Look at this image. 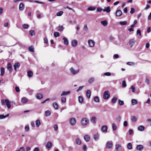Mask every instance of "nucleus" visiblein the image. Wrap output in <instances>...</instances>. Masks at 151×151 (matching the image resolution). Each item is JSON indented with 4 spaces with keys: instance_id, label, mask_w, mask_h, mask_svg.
I'll return each instance as SVG.
<instances>
[{
    "instance_id": "nucleus-27",
    "label": "nucleus",
    "mask_w": 151,
    "mask_h": 151,
    "mask_svg": "<svg viewBox=\"0 0 151 151\" xmlns=\"http://www.w3.org/2000/svg\"><path fill=\"white\" fill-rule=\"evenodd\" d=\"M52 105L55 109H58L59 108L58 105L56 102H53V103Z\"/></svg>"
},
{
    "instance_id": "nucleus-54",
    "label": "nucleus",
    "mask_w": 151,
    "mask_h": 151,
    "mask_svg": "<svg viewBox=\"0 0 151 151\" xmlns=\"http://www.w3.org/2000/svg\"><path fill=\"white\" fill-rule=\"evenodd\" d=\"M53 128L55 131H57L58 129V126L57 124H55L53 126Z\"/></svg>"
},
{
    "instance_id": "nucleus-50",
    "label": "nucleus",
    "mask_w": 151,
    "mask_h": 151,
    "mask_svg": "<svg viewBox=\"0 0 151 151\" xmlns=\"http://www.w3.org/2000/svg\"><path fill=\"white\" fill-rule=\"evenodd\" d=\"M54 35L55 37H57L60 36V34L58 32H55L54 33Z\"/></svg>"
},
{
    "instance_id": "nucleus-28",
    "label": "nucleus",
    "mask_w": 151,
    "mask_h": 151,
    "mask_svg": "<svg viewBox=\"0 0 151 151\" xmlns=\"http://www.w3.org/2000/svg\"><path fill=\"white\" fill-rule=\"evenodd\" d=\"M145 129V127L142 125L139 126L138 127V130L142 131L144 130Z\"/></svg>"
},
{
    "instance_id": "nucleus-19",
    "label": "nucleus",
    "mask_w": 151,
    "mask_h": 151,
    "mask_svg": "<svg viewBox=\"0 0 151 151\" xmlns=\"http://www.w3.org/2000/svg\"><path fill=\"white\" fill-rule=\"evenodd\" d=\"M43 98L42 94L41 93H38L37 94L36 98L38 99H41Z\"/></svg>"
},
{
    "instance_id": "nucleus-14",
    "label": "nucleus",
    "mask_w": 151,
    "mask_h": 151,
    "mask_svg": "<svg viewBox=\"0 0 151 151\" xmlns=\"http://www.w3.org/2000/svg\"><path fill=\"white\" fill-rule=\"evenodd\" d=\"M70 91H63L62 94L61 95V96H66L70 94Z\"/></svg>"
},
{
    "instance_id": "nucleus-48",
    "label": "nucleus",
    "mask_w": 151,
    "mask_h": 151,
    "mask_svg": "<svg viewBox=\"0 0 151 151\" xmlns=\"http://www.w3.org/2000/svg\"><path fill=\"white\" fill-rule=\"evenodd\" d=\"M63 11H60L57 13L56 15L58 16H60L63 14Z\"/></svg>"
},
{
    "instance_id": "nucleus-11",
    "label": "nucleus",
    "mask_w": 151,
    "mask_h": 151,
    "mask_svg": "<svg viewBox=\"0 0 151 151\" xmlns=\"http://www.w3.org/2000/svg\"><path fill=\"white\" fill-rule=\"evenodd\" d=\"M122 146L120 144H116L115 145V149L117 151L121 150Z\"/></svg>"
},
{
    "instance_id": "nucleus-20",
    "label": "nucleus",
    "mask_w": 151,
    "mask_h": 151,
    "mask_svg": "<svg viewBox=\"0 0 151 151\" xmlns=\"http://www.w3.org/2000/svg\"><path fill=\"white\" fill-rule=\"evenodd\" d=\"M7 68L9 71L11 72L12 70V65L10 63H9L7 65Z\"/></svg>"
},
{
    "instance_id": "nucleus-46",
    "label": "nucleus",
    "mask_w": 151,
    "mask_h": 151,
    "mask_svg": "<svg viewBox=\"0 0 151 151\" xmlns=\"http://www.w3.org/2000/svg\"><path fill=\"white\" fill-rule=\"evenodd\" d=\"M117 99L116 97H113L111 99V102L113 104H114L116 103V101Z\"/></svg>"
},
{
    "instance_id": "nucleus-4",
    "label": "nucleus",
    "mask_w": 151,
    "mask_h": 151,
    "mask_svg": "<svg viewBox=\"0 0 151 151\" xmlns=\"http://www.w3.org/2000/svg\"><path fill=\"white\" fill-rule=\"evenodd\" d=\"M70 124L72 126L75 125L76 122V119L74 118H71L70 120Z\"/></svg>"
},
{
    "instance_id": "nucleus-6",
    "label": "nucleus",
    "mask_w": 151,
    "mask_h": 151,
    "mask_svg": "<svg viewBox=\"0 0 151 151\" xmlns=\"http://www.w3.org/2000/svg\"><path fill=\"white\" fill-rule=\"evenodd\" d=\"M71 42L72 46L73 47H76L77 46L78 43L77 40H73L71 41Z\"/></svg>"
},
{
    "instance_id": "nucleus-22",
    "label": "nucleus",
    "mask_w": 151,
    "mask_h": 151,
    "mask_svg": "<svg viewBox=\"0 0 151 151\" xmlns=\"http://www.w3.org/2000/svg\"><path fill=\"white\" fill-rule=\"evenodd\" d=\"M52 143L50 142H48L47 143V144L46 145V147L47 148L49 149L52 147Z\"/></svg>"
},
{
    "instance_id": "nucleus-24",
    "label": "nucleus",
    "mask_w": 151,
    "mask_h": 151,
    "mask_svg": "<svg viewBox=\"0 0 151 151\" xmlns=\"http://www.w3.org/2000/svg\"><path fill=\"white\" fill-rule=\"evenodd\" d=\"M86 94L87 97L88 99H89L90 98L91 96V92L90 90H87L86 92Z\"/></svg>"
},
{
    "instance_id": "nucleus-34",
    "label": "nucleus",
    "mask_w": 151,
    "mask_h": 151,
    "mask_svg": "<svg viewBox=\"0 0 151 151\" xmlns=\"http://www.w3.org/2000/svg\"><path fill=\"white\" fill-rule=\"evenodd\" d=\"M137 120V118L135 116H131V120L133 122H135Z\"/></svg>"
},
{
    "instance_id": "nucleus-21",
    "label": "nucleus",
    "mask_w": 151,
    "mask_h": 151,
    "mask_svg": "<svg viewBox=\"0 0 151 151\" xmlns=\"http://www.w3.org/2000/svg\"><path fill=\"white\" fill-rule=\"evenodd\" d=\"M96 118L95 116H93L91 119V122L93 124H95L96 122Z\"/></svg>"
},
{
    "instance_id": "nucleus-44",
    "label": "nucleus",
    "mask_w": 151,
    "mask_h": 151,
    "mask_svg": "<svg viewBox=\"0 0 151 151\" xmlns=\"http://www.w3.org/2000/svg\"><path fill=\"white\" fill-rule=\"evenodd\" d=\"M112 128L114 131H115L117 129V126L116 124L114 123H113L112 124Z\"/></svg>"
},
{
    "instance_id": "nucleus-56",
    "label": "nucleus",
    "mask_w": 151,
    "mask_h": 151,
    "mask_svg": "<svg viewBox=\"0 0 151 151\" xmlns=\"http://www.w3.org/2000/svg\"><path fill=\"white\" fill-rule=\"evenodd\" d=\"M22 27L24 29H27L29 27L28 24H23Z\"/></svg>"
},
{
    "instance_id": "nucleus-18",
    "label": "nucleus",
    "mask_w": 151,
    "mask_h": 151,
    "mask_svg": "<svg viewBox=\"0 0 151 151\" xmlns=\"http://www.w3.org/2000/svg\"><path fill=\"white\" fill-rule=\"evenodd\" d=\"M134 43V39H132L130 40L129 42V44L131 47L133 45Z\"/></svg>"
},
{
    "instance_id": "nucleus-26",
    "label": "nucleus",
    "mask_w": 151,
    "mask_h": 151,
    "mask_svg": "<svg viewBox=\"0 0 151 151\" xmlns=\"http://www.w3.org/2000/svg\"><path fill=\"white\" fill-rule=\"evenodd\" d=\"M27 76L29 77H31L32 76L33 73L30 70H29L27 72Z\"/></svg>"
},
{
    "instance_id": "nucleus-17",
    "label": "nucleus",
    "mask_w": 151,
    "mask_h": 151,
    "mask_svg": "<svg viewBox=\"0 0 151 151\" xmlns=\"http://www.w3.org/2000/svg\"><path fill=\"white\" fill-rule=\"evenodd\" d=\"M107 127L106 125L102 126L101 127V130L103 132H107Z\"/></svg>"
},
{
    "instance_id": "nucleus-9",
    "label": "nucleus",
    "mask_w": 151,
    "mask_h": 151,
    "mask_svg": "<svg viewBox=\"0 0 151 151\" xmlns=\"http://www.w3.org/2000/svg\"><path fill=\"white\" fill-rule=\"evenodd\" d=\"M111 11V9L109 6H108L106 7L103 9V11L104 12H106L107 13H109Z\"/></svg>"
},
{
    "instance_id": "nucleus-35",
    "label": "nucleus",
    "mask_w": 151,
    "mask_h": 151,
    "mask_svg": "<svg viewBox=\"0 0 151 151\" xmlns=\"http://www.w3.org/2000/svg\"><path fill=\"white\" fill-rule=\"evenodd\" d=\"M131 102L133 105L137 104L138 103L137 101L135 99H132V100Z\"/></svg>"
},
{
    "instance_id": "nucleus-59",
    "label": "nucleus",
    "mask_w": 151,
    "mask_h": 151,
    "mask_svg": "<svg viewBox=\"0 0 151 151\" xmlns=\"http://www.w3.org/2000/svg\"><path fill=\"white\" fill-rule=\"evenodd\" d=\"M147 121L149 125L151 126V119H147Z\"/></svg>"
},
{
    "instance_id": "nucleus-39",
    "label": "nucleus",
    "mask_w": 151,
    "mask_h": 151,
    "mask_svg": "<svg viewBox=\"0 0 151 151\" xmlns=\"http://www.w3.org/2000/svg\"><path fill=\"white\" fill-rule=\"evenodd\" d=\"M51 114V111L49 110H47L45 112V115L47 116H49Z\"/></svg>"
},
{
    "instance_id": "nucleus-2",
    "label": "nucleus",
    "mask_w": 151,
    "mask_h": 151,
    "mask_svg": "<svg viewBox=\"0 0 151 151\" xmlns=\"http://www.w3.org/2000/svg\"><path fill=\"white\" fill-rule=\"evenodd\" d=\"M89 122V120L86 117L82 118L81 120V124L83 126H86Z\"/></svg>"
},
{
    "instance_id": "nucleus-36",
    "label": "nucleus",
    "mask_w": 151,
    "mask_h": 151,
    "mask_svg": "<svg viewBox=\"0 0 151 151\" xmlns=\"http://www.w3.org/2000/svg\"><path fill=\"white\" fill-rule=\"evenodd\" d=\"M127 148L128 150H131L132 149V144L131 143H129L127 145Z\"/></svg>"
},
{
    "instance_id": "nucleus-58",
    "label": "nucleus",
    "mask_w": 151,
    "mask_h": 151,
    "mask_svg": "<svg viewBox=\"0 0 151 151\" xmlns=\"http://www.w3.org/2000/svg\"><path fill=\"white\" fill-rule=\"evenodd\" d=\"M121 119V118L120 116H117L116 118V121L119 122Z\"/></svg>"
},
{
    "instance_id": "nucleus-10",
    "label": "nucleus",
    "mask_w": 151,
    "mask_h": 151,
    "mask_svg": "<svg viewBox=\"0 0 151 151\" xmlns=\"http://www.w3.org/2000/svg\"><path fill=\"white\" fill-rule=\"evenodd\" d=\"M28 101V99L26 97L22 98L21 100V102L22 104H25Z\"/></svg>"
},
{
    "instance_id": "nucleus-37",
    "label": "nucleus",
    "mask_w": 151,
    "mask_h": 151,
    "mask_svg": "<svg viewBox=\"0 0 151 151\" xmlns=\"http://www.w3.org/2000/svg\"><path fill=\"white\" fill-rule=\"evenodd\" d=\"M28 49L29 51L31 52H34V48L33 46H31L29 47Z\"/></svg>"
},
{
    "instance_id": "nucleus-41",
    "label": "nucleus",
    "mask_w": 151,
    "mask_h": 151,
    "mask_svg": "<svg viewBox=\"0 0 151 151\" xmlns=\"http://www.w3.org/2000/svg\"><path fill=\"white\" fill-rule=\"evenodd\" d=\"M61 101L63 103H65L66 101V99L65 97L63 96L61 99Z\"/></svg>"
},
{
    "instance_id": "nucleus-45",
    "label": "nucleus",
    "mask_w": 151,
    "mask_h": 151,
    "mask_svg": "<svg viewBox=\"0 0 151 151\" xmlns=\"http://www.w3.org/2000/svg\"><path fill=\"white\" fill-rule=\"evenodd\" d=\"M96 9L95 7L93 6H90L88 7L87 9V10L88 11H93Z\"/></svg>"
},
{
    "instance_id": "nucleus-7",
    "label": "nucleus",
    "mask_w": 151,
    "mask_h": 151,
    "mask_svg": "<svg viewBox=\"0 0 151 151\" xmlns=\"http://www.w3.org/2000/svg\"><path fill=\"white\" fill-rule=\"evenodd\" d=\"M113 144L110 141H107L106 142V148H107L110 149L112 147Z\"/></svg>"
},
{
    "instance_id": "nucleus-49",
    "label": "nucleus",
    "mask_w": 151,
    "mask_h": 151,
    "mask_svg": "<svg viewBox=\"0 0 151 151\" xmlns=\"http://www.w3.org/2000/svg\"><path fill=\"white\" fill-rule=\"evenodd\" d=\"M29 33L30 35L32 36H33V35H35V32L34 31L32 30H30L29 31Z\"/></svg>"
},
{
    "instance_id": "nucleus-23",
    "label": "nucleus",
    "mask_w": 151,
    "mask_h": 151,
    "mask_svg": "<svg viewBox=\"0 0 151 151\" xmlns=\"http://www.w3.org/2000/svg\"><path fill=\"white\" fill-rule=\"evenodd\" d=\"M99 134L98 133H96L94 135L93 137L95 141H97L98 140L99 137Z\"/></svg>"
},
{
    "instance_id": "nucleus-55",
    "label": "nucleus",
    "mask_w": 151,
    "mask_h": 151,
    "mask_svg": "<svg viewBox=\"0 0 151 151\" xmlns=\"http://www.w3.org/2000/svg\"><path fill=\"white\" fill-rule=\"evenodd\" d=\"M135 10L134 8H131V10L130 12V13L131 14H133L135 12Z\"/></svg>"
},
{
    "instance_id": "nucleus-8",
    "label": "nucleus",
    "mask_w": 151,
    "mask_h": 151,
    "mask_svg": "<svg viewBox=\"0 0 151 151\" xmlns=\"http://www.w3.org/2000/svg\"><path fill=\"white\" fill-rule=\"evenodd\" d=\"M143 148V146L141 145H137L136 147L137 150L138 151L142 150Z\"/></svg>"
},
{
    "instance_id": "nucleus-5",
    "label": "nucleus",
    "mask_w": 151,
    "mask_h": 151,
    "mask_svg": "<svg viewBox=\"0 0 151 151\" xmlns=\"http://www.w3.org/2000/svg\"><path fill=\"white\" fill-rule=\"evenodd\" d=\"M88 43L89 46L90 47H93L95 45V42L94 41L92 40H89L88 41Z\"/></svg>"
},
{
    "instance_id": "nucleus-13",
    "label": "nucleus",
    "mask_w": 151,
    "mask_h": 151,
    "mask_svg": "<svg viewBox=\"0 0 151 151\" xmlns=\"http://www.w3.org/2000/svg\"><path fill=\"white\" fill-rule=\"evenodd\" d=\"M70 70L71 73L73 74H75L77 73L79 71V70H75L73 68H71L70 69Z\"/></svg>"
},
{
    "instance_id": "nucleus-15",
    "label": "nucleus",
    "mask_w": 151,
    "mask_h": 151,
    "mask_svg": "<svg viewBox=\"0 0 151 151\" xmlns=\"http://www.w3.org/2000/svg\"><path fill=\"white\" fill-rule=\"evenodd\" d=\"M85 140L86 142H89L90 140V137L88 135H86L84 137Z\"/></svg>"
},
{
    "instance_id": "nucleus-33",
    "label": "nucleus",
    "mask_w": 151,
    "mask_h": 151,
    "mask_svg": "<svg viewBox=\"0 0 151 151\" xmlns=\"http://www.w3.org/2000/svg\"><path fill=\"white\" fill-rule=\"evenodd\" d=\"M35 123L36 126L37 127H38L41 124L40 121L39 119H37L36 120Z\"/></svg>"
},
{
    "instance_id": "nucleus-43",
    "label": "nucleus",
    "mask_w": 151,
    "mask_h": 151,
    "mask_svg": "<svg viewBox=\"0 0 151 151\" xmlns=\"http://www.w3.org/2000/svg\"><path fill=\"white\" fill-rule=\"evenodd\" d=\"M9 115V114H7L6 116H5L4 114L0 115V119H1L5 118L6 117H8Z\"/></svg>"
},
{
    "instance_id": "nucleus-63",
    "label": "nucleus",
    "mask_w": 151,
    "mask_h": 151,
    "mask_svg": "<svg viewBox=\"0 0 151 151\" xmlns=\"http://www.w3.org/2000/svg\"><path fill=\"white\" fill-rule=\"evenodd\" d=\"M123 125L124 126L126 127L127 126L128 122L127 121H124L123 123Z\"/></svg>"
},
{
    "instance_id": "nucleus-3",
    "label": "nucleus",
    "mask_w": 151,
    "mask_h": 151,
    "mask_svg": "<svg viewBox=\"0 0 151 151\" xmlns=\"http://www.w3.org/2000/svg\"><path fill=\"white\" fill-rule=\"evenodd\" d=\"M110 96L109 92L108 91H105L103 94V98L105 100H107L109 98Z\"/></svg>"
},
{
    "instance_id": "nucleus-61",
    "label": "nucleus",
    "mask_w": 151,
    "mask_h": 151,
    "mask_svg": "<svg viewBox=\"0 0 151 151\" xmlns=\"http://www.w3.org/2000/svg\"><path fill=\"white\" fill-rule=\"evenodd\" d=\"M119 58V55L118 54H115L113 56L114 59H117Z\"/></svg>"
},
{
    "instance_id": "nucleus-53",
    "label": "nucleus",
    "mask_w": 151,
    "mask_h": 151,
    "mask_svg": "<svg viewBox=\"0 0 151 151\" xmlns=\"http://www.w3.org/2000/svg\"><path fill=\"white\" fill-rule=\"evenodd\" d=\"M83 29L85 31H87L88 29V28L87 27V25L86 24L84 26Z\"/></svg>"
},
{
    "instance_id": "nucleus-30",
    "label": "nucleus",
    "mask_w": 151,
    "mask_h": 151,
    "mask_svg": "<svg viewBox=\"0 0 151 151\" xmlns=\"http://www.w3.org/2000/svg\"><path fill=\"white\" fill-rule=\"evenodd\" d=\"M78 101L80 103H82L83 102V97L80 96L78 97Z\"/></svg>"
},
{
    "instance_id": "nucleus-16",
    "label": "nucleus",
    "mask_w": 151,
    "mask_h": 151,
    "mask_svg": "<svg viewBox=\"0 0 151 151\" xmlns=\"http://www.w3.org/2000/svg\"><path fill=\"white\" fill-rule=\"evenodd\" d=\"M24 8V5L23 3H20L19 6V9L20 10L22 11Z\"/></svg>"
},
{
    "instance_id": "nucleus-38",
    "label": "nucleus",
    "mask_w": 151,
    "mask_h": 151,
    "mask_svg": "<svg viewBox=\"0 0 151 151\" xmlns=\"http://www.w3.org/2000/svg\"><path fill=\"white\" fill-rule=\"evenodd\" d=\"M27 90L30 95H32L33 94L34 91L33 90L29 88Z\"/></svg>"
},
{
    "instance_id": "nucleus-64",
    "label": "nucleus",
    "mask_w": 151,
    "mask_h": 151,
    "mask_svg": "<svg viewBox=\"0 0 151 151\" xmlns=\"http://www.w3.org/2000/svg\"><path fill=\"white\" fill-rule=\"evenodd\" d=\"M18 151H24L25 148L23 147H20Z\"/></svg>"
},
{
    "instance_id": "nucleus-42",
    "label": "nucleus",
    "mask_w": 151,
    "mask_h": 151,
    "mask_svg": "<svg viewBox=\"0 0 151 151\" xmlns=\"http://www.w3.org/2000/svg\"><path fill=\"white\" fill-rule=\"evenodd\" d=\"M63 40L64 41V43L65 45H67L68 44V41L67 39L66 38L64 37L63 38Z\"/></svg>"
},
{
    "instance_id": "nucleus-62",
    "label": "nucleus",
    "mask_w": 151,
    "mask_h": 151,
    "mask_svg": "<svg viewBox=\"0 0 151 151\" xmlns=\"http://www.w3.org/2000/svg\"><path fill=\"white\" fill-rule=\"evenodd\" d=\"M122 86L123 87H125L126 86V83L125 81H123L122 83Z\"/></svg>"
},
{
    "instance_id": "nucleus-1",
    "label": "nucleus",
    "mask_w": 151,
    "mask_h": 151,
    "mask_svg": "<svg viewBox=\"0 0 151 151\" xmlns=\"http://www.w3.org/2000/svg\"><path fill=\"white\" fill-rule=\"evenodd\" d=\"M11 102L8 99H5V100L2 99L1 100V104L2 105H6L8 109H9L11 108Z\"/></svg>"
},
{
    "instance_id": "nucleus-40",
    "label": "nucleus",
    "mask_w": 151,
    "mask_h": 151,
    "mask_svg": "<svg viewBox=\"0 0 151 151\" xmlns=\"http://www.w3.org/2000/svg\"><path fill=\"white\" fill-rule=\"evenodd\" d=\"M94 78L93 77H91L88 80V82L89 83H92L94 81Z\"/></svg>"
},
{
    "instance_id": "nucleus-29",
    "label": "nucleus",
    "mask_w": 151,
    "mask_h": 151,
    "mask_svg": "<svg viewBox=\"0 0 151 151\" xmlns=\"http://www.w3.org/2000/svg\"><path fill=\"white\" fill-rule=\"evenodd\" d=\"M4 68L3 67H1V74L0 75L1 76H3L4 75Z\"/></svg>"
},
{
    "instance_id": "nucleus-60",
    "label": "nucleus",
    "mask_w": 151,
    "mask_h": 151,
    "mask_svg": "<svg viewBox=\"0 0 151 151\" xmlns=\"http://www.w3.org/2000/svg\"><path fill=\"white\" fill-rule=\"evenodd\" d=\"M131 88L132 89V91L133 92H134L135 91V88L134 86H132L131 87Z\"/></svg>"
},
{
    "instance_id": "nucleus-12",
    "label": "nucleus",
    "mask_w": 151,
    "mask_h": 151,
    "mask_svg": "<svg viewBox=\"0 0 151 151\" xmlns=\"http://www.w3.org/2000/svg\"><path fill=\"white\" fill-rule=\"evenodd\" d=\"M122 14V12L120 10H117L116 12V15L117 17H120Z\"/></svg>"
},
{
    "instance_id": "nucleus-31",
    "label": "nucleus",
    "mask_w": 151,
    "mask_h": 151,
    "mask_svg": "<svg viewBox=\"0 0 151 151\" xmlns=\"http://www.w3.org/2000/svg\"><path fill=\"white\" fill-rule=\"evenodd\" d=\"M101 24L104 26H106L108 24V22L106 20L101 21Z\"/></svg>"
},
{
    "instance_id": "nucleus-47",
    "label": "nucleus",
    "mask_w": 151,
    "mask_h": 151,
    "mask_svg": "<svg viewBox=\"0 0 151 151\" xmlns=\"http://www.w3.org/2000/svg\"><path fill=\"white\" fill-rule=\"evenodd\" d=\"M120 24L121 25H126L127 24V22L126 21L120 22H119Z\"/></svg>"
},
{
    "instance_id": "nucleus-57",
    "label": "nucleus",
    "mask_w": 151,
    "mask_h": 151,
    "mask_svg": "<svg viewBox=\"0 0 151 151\" xmlns=\"http://www.w3.org/2000/svg\"><path fill=\"white\" fill-rule=\"evenodd\" d=\"M63 30V27L62 26H59L58 27V31H62Z\"/></svg>"
},
{
    "instance_id": "nucleus-51",
    "label": "nucleus",
    "mask_w": 151,
    "mask_h": 151,
    "mask_svg": "<svg viewBox=\"0 0 151 151\" xmlns=\"http://www.w3.org/2000/svg\"><path fill=\"white\" fill-rule=\"evenodd\" d=\"M127 64L129 65H134L135 64L133 62H128L127 63Z\"/></svg>"
},
{
    "instance_id": "nucleus-52",
    "label": "nucleus",
    "mask_w": 151,
    "mask_h": 151,
    "mask_svg": "<svg viewBox=\"0 0 151 151\" xmlns=\"http://www.w3.org/2000/svg\"><path fill=\"white\" fill-rule=\"evenodd\" d=\"M118 103L121 106L123 105L124 104V101L121 100H118Z\"/></svg>"
},
{
    "instance_id": "nucleus-32",
    "label": "nucleus",
    "mask_w": 151,
    "mask_h": 151,
    "mask_svg": "<svg viewBox=\"0 0 151 151\" xmlns=\"http://www.w3.org/2000/svg\"><path fill=\"white\" fill-rule=\"evenodd\" d=\"M93 100L96 103H98L99 102V99L98 96H96L93 99Z\"/></svg>"
},
{
    "instance_id": "nucleus-25",
    "label": "nucleus",
    "mask_w": 151,
    "mask_h": 151,
    "mask_svg": "<svg viewBox=\"0 0 151 151\" xmlns=\"http://www.w3.org/2000/svg\"><path fill=\"white\" fill-rule=\"evenodd\" d=\"M76 144L78 145H80L81 143V142L80 139L78 138H77L75 140Z\"/></svg>"
}]
</instances>
